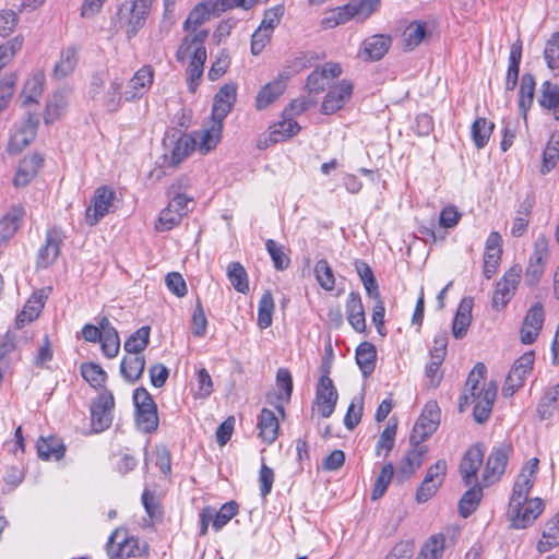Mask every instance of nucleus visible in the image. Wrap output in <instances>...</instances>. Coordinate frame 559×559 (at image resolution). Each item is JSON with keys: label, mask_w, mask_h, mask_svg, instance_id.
<instances>
[{"label": "nucleus", "mask_w": 559, "mask_h": 559, "mask_svg": "<svg viewBox=\"0 0 559 559\" xmlns=\"http://www.w3.org/2000/svg\"><path fill=\"white\" fill-rule=\"evenodd\" d=\"M211 11L205 3H199L193 8L183 23V28L188 34L182 38L176 52L178 62L189 60L187 83L191 92L195 91L198 81L204 71V63L206 61L204 43L209 36V31L201 28V26L210 20Z\"/></svg>", "instance_id": "f257e3e1"}, {"label": "nucleus", "mask_w": 559, "mask_h": 559, "mask_svg": "<svg viewBox=\"0 0 559 559\" xmlns=\"http://www.w3.org/2000/svg\"><path fill=\"white\" fill-rule=\"evenodd\" d=\"M133 402L138 428L146 433L155 431L158 427V414L152 395L145 388H138L133 392Z\"/></svg>", "instance_id": "f03ea898"}, {"label": "nucleus", "mask_w": 559, "mask_h": 559, "mask_svg": "<svg viewBox=\"0 0 559 559\" xmlns=\"http://www.w3.org/2000/svg\"><path fill=\"white\" fill-rule=\"evenodd\" d=\"M305 67L301 59L296 60L294 70L284 69L270 83H266L258 93L255 97V107L259 110L265 109L273 102H275L285 91L288 80L294 73H297Z\"/></svg>", "instance_id": "7ed1b4c3"}, {"label": "nucleus", "mask_w": 559, "mask_h": 559, "mask_svg": "<svg viewBox=\"0 0 559 559\" xmlns=\"http://www.w3.org/2000/svg\"><path fill=\"white\" fill-rule=\"evenodd\" d=\"M522 275V267L518 264L512 265L496 284L492 294V308L496 311L503 309L515 294L518 285L520 284Z\"/></svg>", "instance_id": "20e7f679"}, {"label": "nucleus", "mask_w": 559, "mask_h": 559, "mask_svg": "<svg viewBox=\"0 0 559 559\" xmlns=\"http://www.w3.org/2000/svg\"><path fill=\"white\" fill-rule=\"evenodd\" d=\"M497 396V384L493 381L477 386L474 394H468V403H474L473 417L476 423L484 424L490 416Z\"/></svg>", "instance_id": "39448f33"}, {"label": "nucleus", "mask_w": 559, "mask_h": 559, "mask_svg": "<svg viewBox=\"0 0 559 559\" xmlns=\"http://www.w3.org/2000/svg\"><path fill=\"white\" fill-rule=\"evenodd\" d=\"M155 79V70L151 64H144L134 72L123 91L126 103H135L151 90Z\"/></svg>", "instance_id": "423d86ee"}, {"label": "nucleus", "mask_w": 559, "mask_h": 559, "mask_svg": "<svg viewBox=\"0 0 559 559\" xmlns=\"http://www.w3.org/2000/svg\"><path fill=\"white\" fill-rule=\"evenodd\" d=\"M440 423V408L433 401L428 402L415 424L409 437L411 443H421L430 437L438 428Z\"/></svg>", "instance_id": "0eeeda50"}, {"label": "nucleus", "mask_w": 559, "mask_h": 559, "mask_svg": "<svg viewBox=\"0 0 559 559\" xmlns=\"http://www.w3.org/2000/svg\"><path fill=\"white\" fill-rule=\"evenodd\" d=\"M107 554L110 559L141 556L139 539L128 536L124 530H115L108 538Z\"/></svg>", "instance_id": "6e6552de"}, {"label": "nucleus", "mask_w": 559, "mask_h": 559, "mask_svg": "<svg viewBox=\"0 0 559 559\" xmlns=\"http://www.w3.org/2000/svg\"><path fill=\"white\" fill-rule=\"evenodd\" d=\"M115 399L110 391H104L91 404V420L95 432L109 428L112 421Z\"/></svg>", "instance_id": "1a4fd4ad"}, {"label": "nucleus", "mask_w": 559, "mask_h": 559, "mask_svg": "<svg viewBox=\"0 0 559 559\" xmlns=\"http://www.w3.org/2000/svg\"><path fill=\"white\" fill-rule=\"evenodd\" d=\"M115 199V191L106 186L95 190L91 204L85 212V222L88 226H95L104 216L109 213Z\"/></svg>", "instance_id": "9d476101"}, {"label": "nucleus", "mask_w": 559, "mask_h": 559, "mask_svg": "<svg viewBox=\"0 0 559 559\" xmlns=\"http://www.w3.org/2000/svg\"><path fill=\"white\" fill-rule=\"evenodd\" d=\"M539 460L533 457L522 468L518 479L513 486L512 496L510 498V507H519L520 503L526 502L528 493L534 485L535 475L538 471Z\"/></svg>", "instance_id": "9b49d317"}, {"label": "nucleus", "mask_w": 559, "mask_h": 559, "mask_svg": "<svg viewBox=\"0 0 559 559\" xmlns=\"http://www.w3.org/2000/svg\"><path fill=\"white\" fill-rule=\"evenodd\" d=\"M544 502L539 498H533L519 507H510L508 514L511 519V526L516 530H523L530 526L543 512Z\"/></svg>", "instance_id": "f8f14e48"}, {"label": "nucleus", "mask_w": 559, "mask_h": 559, "mask_svg": "<svg viewBox=\"0 0 559 559\" xmlns=\"http://www.w3.org/2000/svg\"><path fill=\"white\" fill-rule=\"evenodd\" d=\"M533 365L534 352H526L515 360L502 389L504 396H512L523 385L524 379L533 369Z\"/></svg>", "instance_id": "ddd939ff"}, {"label": "nucleus", "mask_w": 559, "mask_h": 559, "mask_svg": "<svg viewBox=\"0 0 559 559\" xmlns=\"http://www.w3.org/2000/svg\"><path fill=\"white\" fill-rule=\"evenodd\" d=\"M548 257V240L539 236L534 242V251L530 257L525 272V284L535 286L544 274L545 263Z\"/></svg>", "instance_id": "4468645a"}, {"label": "nucleus", "mask_w": 559, "mask_h": 559, "mask_svg": "<svg viewBox=\"0 0 559 559\" xmlns=\"http://www.w3.org/2000/svg\"><path fill=\"white\" fill-rule=\"evenodd\" d=\"M511 451V445L506 443H501L492 449L487 459L483 474V479L486 485L493 484L499 480L501 475L504 473Z\"/></svg>", "instance_id": "2eb2a0df"}, {"label": "nucleus", "mask_w": 559, "mask_h": 559, "mask_svg": "<svg viewBox=\"0 0 559 559\" xmlns=\"http://www.w3.org/2000/svg\"><path fill=\"white\" fill-rule=\"evenodd\" d=\"M38 128V118L32 114L21 121L11 135L8 151L11 154L22 152L35 139Z\"/></svg>", "instance_id": "dca6fc26"}, {"label": "nucleus", "mask_w": 559, "mask_h": 559, "mask_svg": "<svg viewBox=\"0 0 559 559\" xmlns=\"http://www.w3.org/2000/svg\"><path fill=\"white\" fill-rule=\"evenodd\" d=\"M337 399L338 394L332 379L328 374L321 376L316 392V404L323 418H329L333 414Z\"/></svg>", "instance_id": "f3484780"}, {"label": "nucleus", "mask_w": 559, "mask_h": 559, "mask_svg": "<svg viewBox=\"0 0 559 559\" xmlns=\"http://www.w3.org/2000/svg\"><path fill=\"white\" fill-rule=\"evenodd\" d=\"M485 455L484 445L477 443L471 447L460 463V474L465 486L477 484V473L483 464Z\"/></svg>", "instance_id": "a211bd4d"}, {"label": "nucleus", "mask_w": 559, "mask_h": 559, "mask_svg": "<svg viewBox=\"0 0 559 559\" xmlns=\"http://www.w3.org/2000/svg\"><path fill=\"white\" fill-rule=\"evenodd\" d=\"M545 319L544 307L540 302H535L526 312L520 332L521 342L525 345L535 342L543 329Z\"/></svg>", "instance_id": "6ab92c4d"}, {"label": "nucleus", "mask_w": 559, "mask_h": 559, "mask_svg": "<svg viewBox=\"0 0 559 559\" xmlns=\"http://www.w3.org/2000/svg\"><path fill=\"white\" fill-rule=\"evenodd\" d=\"M352 93V82L342 80L336 85L330 87L321 105V111L324 115H331L340 110L349 100Z\"/></svg>", "instance_id": "aec40b11"}, {"label": "nucleus", "mask_w": 559, "mask_h": 559, "mask_svg": "<svg viewBox=\"0 0 559 559\" xmlns=\"http://www.w3.org/2000/svg\"><path fill=\"white\" fill-rule=\"evenodd\" d=\"M412 448L402 459L396 469V479L401 483L409 479L415 472L421 466L427 447L421 443H411Z\"/></svg>", "instance_id": "412c9836"}, {"label": "nucleus", "mask_w": 559, "mask_h": 559, "mask_svg": "<svg viewBox=\"0 0 559 559\" xmlns=\"http://www.w3.org/2000/svg\"><path fill=\"white\" fill-rule=\"evenodd\" d=\"M223 124L212 120L209 127L193 131L189 135L193 139V147L205 155L216 147L222 136Z\"/></svg>", "instance_id": "4be33fe9"}, {"label": "nucleus", "mask_w": 559, "mask_h": 559, "mask_svg": "<svg viewBox=\"0 0 559 559\" xmlns=\"http://www.w3.org/2000/svg\"><path fill=\"white\" fill-rule=\"evenodd\" d=\"M237 97L235 84H225L214 96L212 106V120L223 124L224 119L234 107Z\"/></svg>", "instance_id": "5701e85b"}, {"label": "nucleus", "mask_w": 559, "mask_h": 559, "mask_svg": "<svg viewBox=\"0 0 559 559\" xmlns=\"http://www.w3.org/2000/svg\"><path fill=\"white\" fill-rule=\"evenodd\" d=\"M62 243L61 230L57 228L49 229L46 235V242L38 250L37 267L47 269L60 254Z\"/></svg>", "instance_id": "b1692460"}, {"label": "nucleus", "mask_w": 559, "mask_h": 559, "mask_svg": "<svg viewBox=\"0 0 559 559\" xmlns=\"http://www.w3.org/2000/svg\"><path fill=\"white\" fill-rule=\"evenodd\" d=\"M122 86V80L120 78H115L109 82L107 88L104 90L95 103L109 114L117 112L124 102Z\"/></svg>", "instance_id": "393cba45"}, {"label": "nucleus", "mask_w": 559, "mask_h": 559, "mask_svg": "<svg viewBox=\"0 0 559 559\" xmlns=\"http://www.w3.org/2000/svg\"><path fill=\"white\" fill-rule=\"evenodd\" d=\"M346 313L348 323L359 333L366 331L365 310L361 297L358 293L352 292L346 300Z\"/></svg>", "instance_id": "a878e982"}, {"label": "nucleus", "mask_w": 559, "mask_h": 559, "mask_svg": "<svg viewBox=\"0 0 559 559\" xmlns=\"http://www.w3.org/2000/svg\"><path fill=\"white\" fill-rule=\"evenodd\" d=\"M473 299L463 298L457 307L453 323L452 334L456 340L462 338L466 333L472 322Z\"/></svg>", "instance_id": "bb28decb"}, {"label": "nucleus", "mask_w": 559, "mask_h": 559, "mask_svg": "<svg viewBox=\"0 0 559 559\" xmlns=\"http://www.w3.org/2000/svg\"><path fill=\"white\" fill-rule=\"evenodd\" d=\"M391 36L384 34H376L364 40V53L366 59L378 61L384 57L391 47Z\"/></svg>", "instance_id": "cd10ccee"}, {"label": "nucleus", "mask_w": 559, "mask_h": 559, "mask_svg": "<svg viewBox=\"0 0 559 559\" xmlns=\"http://www.w3.org/2000/svg\"><path fill=\"white\" fill-rule=\"evenodd\" d=\"M153 0H133L128 11L130 13L127 34L129 37L134 36L144 25L151 9Z\"/></svg>", "instance_id": "c85d7f7f"}, {"label": "nucleus", "mask_w": 559, "mask_h": 559, "mask_svg": "<svg viewBox=\"0 0 559 559\" xmlns=\"http://www.w3.org/2000/svg\"><path fill=\"white\" fill-rule=\"evenodd\" d=\"M25 211L20 205H14L0 219V246L8 241L17 230L21 219Z\"/></svg>", "instance_id": "c756f323"}, {"label": "nucleus", "mask_w": 559, "mask_h": 559, "mask_svg": "<svg viewBox=\"0 0 559 559\" xmlns=\"http://www.w3.org/2000/svg\"><path fill=\"white\" fill-rule=\"evenodd\" d=\"M486 376V366L483 362H477L472 371L469 372L467 380L465 382V388L463 394L459 401V412L463 413L468 406V394H474V391L477 390L479 383L485 379Z\"/></svg>", "instance_id": "7c9ffc66"}, {"label": "nucleus", "mask_w": 559, "mask_h": 559, "mask_svg": "<svg viewBox=\"0 0 559 559\" xmlns=\"http://www.w3.org/2000/svg\"><path fill=\"white\" fill-rule=\"evenodd\" d=\"M37 453L41 460L49 461L53 459L59 461L64 456L66 447L57 437H41L37 442Z\"/></svg>", "instance_id": "2f4dec72"}, {"label": "nucleus", "mask_w": 559, "mask_h": 559, "mask_svg": "<svg viewBox=\"0 0 559 559\" xmlns=\"http://www.w3.org/2000/svg\"><path fill=\"white\" fill-rule=\"evenodd\" d=\"M377 360V350L373 344L362 342L356 349V362L365 378L369 377L374 368Z\"/></svg>", "instance_id": "473e14b6"}, {"label": "nucleus", "mask_w": 559, "mask_h": 559, "mask_svg": "<svg viewBox=\"0 0 559 559\" xmlns=\"http://www.w3.org/2000/svg\"><path fill=\"white\" fill-rule=\"evenodd\" d=\"M278 419L274 412L267 408H263L259 416L258 428L260 430V437L266 443L275 441L278 435Z\"/></svg>", "instance_id": "72a5a7b5"}, {"label": "nucleus", "mask_w": 559, "mask_h": 559, "mask_svg": "<svg viewBox=\"0 0 559 559\" xmlns=\"http://www.w3.org/2000/svg\"><path fill=\"white\" fill-rule=\"evenodd\" d=\"M144 368V356H124L120 364V373L126 381L134 383L142 377Z\"/></svg>", "instance_id": "f704fd0d"}, {"label": "nucleus", "mask_w": 559, "mask_h": 559, "mask_svg": "<svg viewBox=\"0 0 559 559\" xmlns=\"http://www.w3.org/2000/svg\"><path fill=\"white\" fill-rule=\"evenodd\" d=\"M557 546H559V512L546 523L542 538L537 543V550L547 552Z\"/></svg>", "instance_id": "c9c22d12"}, {"label": "nucleus", "mask_w": 559, "mask_h": 559, "mask_svg": "<svg viewBox=\"0 0 559 559\" xmlns=\"http://www.w3.org/2000/svg\"><path fill=\"white\" fill-rule=\"evenodd\" d=\"M538 103L542 107L552 110L556 120H559V86L545 81L540 87Z\"/></svg>", "instance_id": "e433bc0d"}, {"label": "nucleus", "mask_w": 559, "mask_h": 559, "mask_svg": "<svg viewBox=\"0 0 559 559\" xmlns=\"http://www.w3.org/2000/svg\"><path fill=\"white\" fill-rule=\"evenodd\" d=\"M193 151H195L193 139L189 134H183L175 142L170 156L165 155V159L168 162V165L177 167Z\"/></svg>", "instance_id": "4c0bfd02"}, {"label": "nucleus", "mask_w": 559, "mask_h": 559, "mask_svg": "<svg viewBox=\"0 0 559 559\" xmlns=\"http://www.w3.org/2000/svg\"><path fill=\"white\" fill-rule=\"evenodd\" d=\"M300 130L299 124L293 118H285L270 127V141L273 143L283 142Z\"/></svg>", "instance_id": "58836bf2"}, {"label": "nucleus", "mask_w": 559, "mask_h": 559, "mask_svg": "<svg viewBox=\"0 0 559 559\" xmlns=\"http://www.w3.org/2000/svg\"><path fill=\"white\" fill-rule=\"evenodd\" d=\"M483 498V489L477 484L466 490L459 501V513L462 518H468L479 506Z\"/></svg>", "instance_id": "ea45409f"}, {"label": "nucleus", "mask_w": 559, "mask_h": 559, "mask_svg": "<svg viewBox=\"0 0 559 559\" xmlns=\"http://www.w3.org/2000/svg\"><path fill=\"white\" fill-rule=\"evenodd\" d=\"M444 547L445 537L443 534L431 535L421 546L416 559H441Z\"/></svg>", "instance_id": "a19ab883"}, {"label": "nucleus", "mask_w": 559, "mask_h": 559, "mask_svg": "<svg viewBox=\"0 0 559 559\" xmlns=\"http://www.w3.org/2000/svg\"><path fill=\"white\" fill-rule=\"evenodd\" d=\"M495 123L488 121L486 118H477L471 127V136L474 145L480 150L485 147L493 131Z\"/></svg>", "instance_id": "79ce46f5"}, {"label": "nucleus", "mask_w": 559, "mask_h": 559, "mask_svg": "<svg viewBox=\"0 0 559 559\" xmlns=\"http://www.w3.org/2000/svg\"><path fill=\"white\" fill-rule=\"evenodd\" d=\"M78 63V50L70 46L61 51L60 60L56 63L53 75L57 79H63L70 75Z\"/></svg>", "instance_id": "37998d69"}, {"label": "nucleus", "mask_w": 559, "mask_h": 559, "mask_svg": "<svg viewBox=\"0 0 559 559\" xmlns=\"http://www.w3.org/2000/svg\"><path fill=\"white\" fill-rule=\"evenodd\" d=\"M535 78L530 74H523L519 91V108L524 117L533 104L535 94Z\"/></svg>", "instance_id": "c03bdc74"}, {"label": "nucleus", "mask_w": 559, "mask_h": 559, "mask_svg": "<svg viewBox=\"0 0 559 559\" xmlns=\"http://www.w3.org/2000/svg\"><path fill=\"white\" fill-rule=\"evenodd\" d=\"M150 326H142L136 330L124 342V350L134 356H142V352L146 348L150 342Z\"/></svg>", "instance_id": "a18cd8bd"}, {"label": "nucleus", "mask_w": 559, "mask_h": 559, "mask_svg": "<svg viewBox=\"0 0 559 559\" xmlns=\"http://www.w3.org/2000/svg\"><path fill=\"white\" fill-rule=\"evenodd\" d=\"M397 430V420L395 418H390L385 428L379 437V440L376 445V454L377 456L382 455V451H384V456H388L390 451L394 447L395 436Z\"/></svg>", "instance_id": "49530a36"}, {"label": "nucleus", "mask_w": 559, "mask_h": 559, "mask_svg": "<svg viewBox=\"0 0 559 559\" xmlns=\"http://www.w3.org/2000/svg\"><path fill=\"white\" fill-rule=\"evenodd\" d=\"M559 401V383L546 391L542 397L538 406L537 414L540 420L548 419L557 409V402Z\"/></svg>", "instance_id": "de8ad7c7"}, {"label": "nucleus", "mask_w": 559, "mask_h": 559, "mask_svg": "<svg viewBox=\"0 0 559 559\" xmlns=\"http://www.w3.org/2000/svg\"><path fill=\"white\" fill-rule=\"evenodd\" d=\"M352 13L348 3L328 11L321 20V27L331 29L338 25H343L352 20Z\"/></svg>", "instance_id": "09e8293b"}, {"label": "nucleus", "mask_w": 559, "mask_h": 559, "mask_svg": "<svg viewBox=\"0 0 559 559\" xmlns=\"http://www.w3.org/2000/svg\"><path fill=\"white\" fill-rule=\"evenodd\" d=\"M352 17L362 22L369 19L380 7V0H350L348 2Z\"/></svg>", "instance_id": "8fccbe9b"}, {"label": "nucleus", "mask_w": 559, "mask_h": 559, "mask_svg": "<svg viewBox=\"0 0 559 559\" xmlns=\"http://www.w3.org/2000/svg\"><path fill=\"white\" fill-rule=\"evenodd\" d=\"M227 276L233 287L241 294L249 292V281L245 267L239 262H230L227 266Z\"/></svg>", "instance_id": "3c124183"}, {"label": "nucleus", "mask_w": 559, "mask_h": 559, "mask_svg": "<svg viewBox=\"0 0 559 559\" xmlns=\"http://www.w3.org/2000/svg\"><path fill=\"white\" fill-rule=\"evenodd\" d=\"M80 369L82 377L91 386L97 389L105 384L107 373L99 365L95 362H84L81 365Z\"/></svg>", "instance_id": "603ef678"}, {"label": "nucleus", "mask_w": 559, "mask_h": 559, "mask_svg": "<svg viewBox=\"0 0 559 559\" xmlns=\"http://www.w3.org/2000/svg\"><path fill=\"white\" fill-rule=\"evenodd\" d=\"M274 307L272 293L270 290L264 292L258 308V325L260 329L264 330L272 324Z\"/></svg>", "instance_id": "864d4df0"}, {"label": "nucleus", "mask_w": 559, "mask_h": 559, "mask_svg": "<svg viewBox=\"0 0 559 559\" xmlns=\"http://www.w3.org/2000/svg\"><path fill=\"white\" fill-rule=\"evenodd\" d=\"M404 48L414 50L426 37V24L421 22L411 23L404 31Z\"/></svg>", "instance_id": "5fc2aeb1"}, {"label": "nucleus", "mask_w": 559, "mask_h": 559, "mask_svg": "<svg viewBox=\"0 0 559 559\" xmlns=\"http://www.w3.org/2000/svg\"><path fill=\"white\" fill-rule=\"evenodd\" d=\"M44 305L40 299H29L23 310L16 316L15 328L22 329L25 324L31 323L40 313Z\"/></svg>", "instance_id": "6e6d98bb"}, {"label": "nucleus", "mask_w": 559, "mask_h": 559, "mask_svg": "<svg viewBox=\"0 0 559 559\" xmlns=\"http://www.w3.org/2000/svg\"><path fill=\"white\" fill-rule=\"evenodd\" d=\"M43 85H44V75L40 73H37L33 75L31 79H28L23 87V96L24 100L23 103L25 105L37 103L38 98L40 97L43 93Z\"/></svg>", "instance_id": "4d7b16f0"}, {"label": "nucleus", "mask_w": 559, "mask_h": 559, "mask_svg": "<svg viewBox=\"0 0 559 559\" xmlns=\"http://www.w3.org/2000/svg\"><path fill=\"white\" fill-rule=\"evenodd\" d=\"M394 475V467L392 463H386L382 466L380 474L376 478L372 491L371 499L378 500L380 499L388 489V486L391 483V479Z\"/></svg>", "instance_id": "13d9d810"}, {"label": "nucleus", "mask_w": 559, "mask_h": 559, "mask_svg": "<svg viewBox=\"0 0 559 559\" xmlns=\"http://www.w3.org/2000/svg\"><path fill=\"white\" fill-rule=\"evenodd\" d=\"M238 504L235 501L226 502L218 511L214 510L212 518V527L216 532L222 530L237 513Z\"/></svg>", "instance_id": "bf43d9fd"}, {"label": "nucleus", "mask_w": 559, "mask_h": 559, "mask_svg": "<svg viewBox=\"0 0 559 559\" xmlns=\"http://www.w3.org/2000/svg\"><path fill=\"white\" fill-rule=\"evenodd\" d=\"M266 250L273 261L274 267L277 271L286 270L290 264L289 257L285 253L282 245L273 239H269L265 242Z\"/></svg>", "instance_id": "052dcab7"}, {"label": "nucleus", "mask_w": 559, "mask_h": 559, "mask_svg": "<svg viewBox=\"0 0 559 559\" xmlns=\"http://www.w3.org/2000/svg\"><path fill=\"white\" fill-rule=\"evenodd\" d=\"M362 409V394L354 396L344 417V425L347 429L353 430L360 423Z\"/></svg>", "instance_id": "680f3d73"}, {"label": "nucleus", "mask_w": 559, "mask_h": 559, "mask_svg": "<svg viewBox=\"0 0 559 559\" xmlns=\"http://www.w3.org/2000/svg\"><path fill=\"white\" fill-rule=\"evenodd\" d=\"M314 274L320 286L325 290H332L335 286V278L329 262L319 260L314 265Z\"/></svg>", "instance_id": "e2e57ef3"}, {"label": "nucleus", "mask_w": 559, "mask_h": 559, "mask_svg": "<svg viewBox=\"0 0 559 559\" xmlns=\"http://www.w3.org/2000/svg\"><path fill=\"white\" fill-rule=\"evenodd\" d=\"M544 58L550 70L559 68V32L554 34L546 43Z\"/></svg>", "instance_id": "0e129e2a"}, {"label": "nucleus", "mask_w": 559, "mask_h": 559, "mask_svg": "<svg viewBox=\"0 0 559 559\" xmlns=\"http://www.w3.org/2000/svg\"><path fill=\"white\" fill-rule=\"evenodd\" d=\"M107 80L108 72L106 70H99L92 74L87 88V95L93 102L98 99L100 94L104 92Z\"/></svg>", "instance_id": "69168bd1"}, {"label": "nucleus", "mask_w": 559, "mask_h": 559, "mask_svg": "<svg viewBox=\"0 0 559 559\" xmlns=\"http://www.w3.org/2000/svg\"><path fill=\"white\" fill-rule=\"evenodd\" d=\"M192 334L197 337H202L206 333L207 319L202 307L200 299L197 300L195 308L192 314Z\"/></svg>", "instance_id": "338daca9"}, {"label": "nucleus", "mask_w": 559, "mask_h": 559, "mask_svg": "<svg viewBox=\"0 0 559 559\" xmlns=\"http://www.w3.org/2000/svg\"><path fill=\"white\" fill-rule=\"evenodd\" d=\"M181 218L180 213H176L175 210L166 207L160 212L155 227L158 231H167L179 225Z\"/></svg>", "instance_id": "774afa93"}]
</instances>
